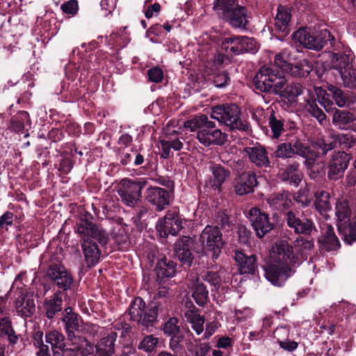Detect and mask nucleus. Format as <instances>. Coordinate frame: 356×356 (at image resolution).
<instances>
[{
  "label": "nucleus",
  "mask_w": 356,
  "mask_h": 356,
  "mask_svg": "<svg viewBox=\"0 0 356 356\" xmlns=\"http://www.w3.org/2000/svg\"><path fill=\"white\" fill-rule=\"evenodd\" d=\"M298 266V256L286 241L273 246L270 264L265 268V277L276 286H283L293 276Z\"/></svg>",
  "instance_id": "obj_1"
},
{
  "label": "nucleus",
  "mask_w": 356,
  "mask_h": 356,
  "mask_svg": "<svg viewBox=\"0 0 356 356\" xmlns=\"http://www.w3.org/2000/svg\"><path fill=\"white\" fill-rule=\"evenodd\" d=\"M76 229L81 238V245L87 266L90 268L99 261L101 254L97 244L92 238L104 245L108 242V234L100 226L83 218L76 223Z\"/></svg>",
  "instance_id": "obj_2"
},
{
  "label": "nucleus",
  "mask_w": 356,
  "mask_h": 356,
  "mask_svg": "<svg viewBox=\"0 0 356 356\" xmlns=\"http://www.w3.org/2000/svg\"><path fill=\"white\" fill-rule=\"evenodd\" d=\"M185 129L191 131H197V139L204 147L223 145L227 140V136L216 126V123L209 120L205 115H196L184 122Z\"/></svg>",
  "instance_id": "obj_3"
},
{
  "label": "nucleus",
  "mask_w": 356,
  "mask_h": 356,
  "mask_svg": "<svg viewBox=\"0 0 356 356\" xmlns=\"http://www.w3.org/2000/svg\"><path fill=\"white\" fill-rule=\"evenodd\" d=\"M159 312H163L161 302L152 301L146 307L143 298L136 297L129 307L128 315L130 320L136 322L142 330L151 332L158 321Z\"/></svg>",
  "instance_id": "obj_4"
},
{
  "label": "nucleus",
  "mask_w": 356,
  "mask_h": 356,
  "mask_svg": "<svg viewBox=\"0 0 356 356\" xmlns=\"http://www.w3.org/2000/svg\"><path fill=\"white\" fill-rule=\"evenodd\" d=\"M286 79L275 66L263 65L252 79L254 90L261 93L277 95L285 86Z\"/></svg>",
  "instance_id": "obj_5"
},
{
  "label": "nucleus",
  "mask_w": 356,
  "mask_h": 356,
  "mask_svg": "<svg viewBox=\"0 0 356 356\" xmlns=\"http://www.w3.org/2000/svg\"><path fill=\"white\" fill-rule=\"evenodd\" d=\"M241 108L236 104H224L212 108L211 118L225 124L231 130L248 131L250 124L241 118Z\"/></svg>",
  "instance_id": "obj_6"
},
{
  "label": "nucleus",
  "mask_w": 356,
  "mask_h": 356,
  "mask_svg": "<svg viewBox=\"0 0 356 356\" xmlns=\"http://www.w3.org/2000/svg\"><path fill=\"white\" fill-rule=\"evenodd\" d=\"M286 141L280 143L275 151L277 158L291 159L294 155H298L307 159L316 157L315 152L309 146L302 143L297 136L286 134Z\"/></svg>",
  "instance_id": "obj_7"
},
{
  "label": "nucleus",
  "mask_w": 356,
  "mask_h": 356,
  "mask_svg": "<svg viewBox=\"0 0 356 356\" xmlns=\"http://www.w3.org/2000/svg\"><path fill=\"white\" fill-rule=\"evenodd\" d=\"M336 215L337 217V227L343 240L351 245L356 241V231L353 225V220L350 221L351 210L346 200H339L336 204Z\"/></svg>",
  "instance_id": "obj_8"
},
{
  "label": "nucleus",
  "mask_w": 356,
  "mask_h": 356,
  "mask_svg": "<svg viewBox=\"0 0 356 356\" xmlns=\"http://www.w3.org/2000/svg\"><path fill=\"white\" fill-rule=\"evenodd\" d=\"M200 243L206 251L211 254L212 259H217L225 245L222 233L218 226L207 225L200 236Z\"/></svg>",
  "instance_id": "obj_9"
},
{
  "label": "nucleus",
  "mask_w": 356,
  "mask_h": 356,
  "mask_svg": "<svg viewBox=\"0 0 356 356\" xmlns=\"http://www.w3.org/2000/svg\"><path fill=\"white\" fill-rule=\"evenodd\" d=\"M147 186V180L145 178L124 179L118 194L124 204L134 207L142 198V191L146 190Z\"/></svg>",
  "instance_id": "obj_10"
},
{
  "label": "nucleus",
  "mask_w": 356,
  "mask_h": 356,
  "mask_svg": "<svg viewBox=\"0 0 356 356\" xmlns=\"http://www.w3.org/2000/svg\"><path fill=\"white\" fill-rule=\"evenodd\" d=\"M228 54L239 55L244 53L254 54L259 49V44L253 38L248 36H232L225 38L221 44Z\"/></svg>",
  "instance_id": "obj_11"
},
{
  "label": "nucleus",
  "mask_w": 356,
  "mask_h": 356,
  "mask_svg": "<svg viewBox=\"0 0 356 356\" xmlns=\"http://www.w3.org/2000/svg\"><path fill=\"white\" fill-rule=\"evenodd\" d=\"M172 192L165 188L152 186L147 181V186L145 191V200L154 207L156 211H162L170 204Z\"/></svg>",
  "instance_id": "obj_12"
},
{
  "label": "nucleus",
  "mask_w": 356,
  "mask_h": 356,
  "mask_svg": "<svg viewBox=\"0 0 356 356\" xmlns=\"http://www.w3.org/2000/svg\"><path fill=\"white\" fill-rule=\"evenodd\" d=\"M284 220L287 226L296 234L309 236L312 234L314 230L316 231L313 220L306 217L301 218L298 211L293 210L286 211Z\"/></svg>",
  "instance_id": "obj_13"
},
{
  "label": "nucleus",
  "mask_w": 356,
  "mask_h": 356,
  "mask_svg": "<svg viewBox=\"0 0 356 356\" xmlns=\"http://www.w3.org/2000/svg\"><path fill=\"white\" fill-rule=\"evenodd\" d=\"M156 230L161 237L165 238L169 234L175 236L182 228V220L176 209L169 210L163 220L158 222Z\"/></svg>",
  "instance_id": "obj_14"
},
{
  "label": "nucleus",
  "mask_w": 356,
  "mask_h": 356,
  "mask_svg": "<svg viewBox=\"0 0 356 356\" xmlns=\"http://www.w3.org/2000/svg\"><path fill=\"white\" fill-rule=\"evenodd\" d=\"M248 218L257 236L261 238L274 228L268 214L257 208H252L248 212Z\"/></svg>",
  "instance_id": "obj_15"
},
{
  "label": "nucleus",
  "mask_w": 356,
  "mask_h": 356,
  "mask_svg": "<svg viewBox=\"0 0 356 356\" xmlns=\"http://www.w3.org/2000/svg\"><path fill=\"white\" fill-rule=\"evenodd\" d=\"M350 159L351 156L343 151L334 152L328 163V179L337 180L342 177Z\"/></svg>",
  "instance_id": "obj_16"
},
{
  "label": "nucleus",
  "mask_w": 356,
  "mask_h": 356,
  "mask_svg": "<svg viewBox=\"0 0 356 356\" xmlns=\"http://www.w3.org/2000/svg\"><path fill=\"white\" fill-rule=\"evenodd\" d=\"M273 337L280 347L289 353L296 350L301 341L299 336L293 337L289 325L278 326L273 332Z\"/></svg>",
  "instance_id": "obj_17"
},
{
  "label": "nucleus",
  "mask_w": 356,
  "mask_h": 356,
  "mask_svg": "<svg viewBox=\"0 0 356 356\" xmlns=\"http://www.w3.org/2000/svg\"><path fill=\"white\" fill-rule=\"evenodd\" d=\"M268 121L271 132L270 137L273 139H278L286 131H293L297 128L294 121L284 118L274 111H272Z\"/></svg>",
  "instance_id": "obj_18"
},
{
  "label": "nucleus",
  "mask_w": 356,
  "mask_h": 356,
  "mask_svg": "<svg viewBox=\"0 0 356 356\" xmlns=\"http://www.w3.org/2000/svg\"><path fill=\"white\" fill-rule=\"evenodd\" d=\"M64 324V329L69 341H73L79 337L82 322L81 317L73 311L71 307L65 309L63 316L61 318Z\"/></svg>",
  "instance_id": "obj_19"
},
{
  "label": "nucleus",
  "mask_w": 356,
  "mask_h": 356,
  "mask_svg": "<svg viewBox=\"0 0 356 356\" xmlns=\"http://www.w3.org/2000/svg\"><path fill=\"white\" fill-rule=\"evenodd\" d=\"M320 252L336 251L340 248V242L336 236L334 228L330 224L321 227V235L318 238Z\"/></svg>",
  "instance_id": "obj_20"
},
{
  "label": "nucleus",
  "mask_w": 356,
  "mask_h": 356,
  "mask_svg": "<svg viewBox=\"0 0 356 356\" xmlns=\"http://www.w3.org/2000/svg\"><path fill=\"white\" fill-rule=\"evenodd\" d=\"M248 10L245 6L238 4L222 19L234 29L247 30L249 26Z\"/></svg>",
  "instance_id": "obj_21"
},
{
  "label": "nucleus",
  "mask_w": 356,
  "mask_h": 356,
  "mask_svg": "<svg viewBox=\"0 0 356 356\" xmlns=\"http://www.w3.org/2000/svg\"><path fill=\"white\" fill-rule=\"evenodd\" d=\"M234 258L240 274H255L258 268V257L256 254H248L243 250H236Z\"/></svg>",
  "instance_id": "obj_22"
},
{
  "label": "nucleus",
  "mask_w": 356,
  "mask_h": 356,
  "mask_svg": "<svg viewBox=\"0 0 356 356\" xmlns=\"http://www.w3.org/2000/svg\"><path fill=\"white\" fill-rule=\"evenodd\" d=\"M258 181L256 175L251 171H245L238 175L234 181V189L238 195H244L254 192Z\"/></svg>",
  "instance_id": "obj_23"
},
{
  "label": "nucleus",
  "mask_w": 356,
  "mask_h": 356,
  "mask_svg": "<svg viewBox=\"0 0 356 356\" xmlns=\"http://www.w3.org/2000/svg\"><path fill=\"white\" fill-rule=\"evenodd\" d=\"M118 337L116 332L111 331L104 334L95 345V350L91 351L92 356H112L115 353V341Z\"/></svg>",
  "instance_id": "obj_24"
},
{
  "label": "nucleus",
  "mask_w": 356,
  "mask_h": 356,
  "mask_svg": "<svg viewBox=\"0 0 356 356\" xmlns=\"http://www.w3.org/2000/svg\"><path fill=\"white\" fill-rule=\"evenodd\" d=\"M243 152L248 156L250 162L258 168H268L270 165L268 152L266 148L260 145L254 147H246Z\"/></svg>",
  "instance_id": "obj_25"
},
{
  "label": "nucleus",
  "mask_w": 356,
  "mask_h": 356,
  "mask_svg": "<svg viewBox=\"0 0 356 356\" xmlns=\"http://www.w3.org/2000/svg\"><path fill=\"white\" fill-rule=\"evenodd\" d=\"M63 292L58 290L44 299L42 308L45 316L53 319L63 309Z\"/></svg>",
  "instance_id": "obj_26"
},
{
  "label": "nucleus",
  "mask_w": 356,
  "mask_h": 356,
  "mask_svg": "<svg viewBox=\"0 0 356 356\" xmlns=\"http://www.w3.org/2000/svg\"><path fill=\"white\" fill-rule=\"evenodd\" d=\"M119 156L120 159V163L122 165H131L134 167H138L142 165L145 163V161H148L147 159H145L142 148H140L139 149L136 147L129 149L120 148Z\"/></svg>",
  "instance_id": "obj_27"
},
{
  "label": "nucleus",
  "mask_w": 356,
  "mask_h": 356,
  "mask_svg": "<svg viewBox=\"0 0 356 356\" xmlns=\"http://www.w3.org/2000/svg\"><path fill=\"white\" fill-rule=\"evenodd\" d=\"M291 18V10L284 6L280 5L274 22L275 31L280 36L285 37L289 33Z\"/></svg>",
  "instance_id": "obj_28"
},
{
  "label": "nucleus",
  "mask_w": 356,
  "mask_h": 356,
  "mask_svg": "<svg viewBox=\"0 0 356 356\" xmlns=\"http://www.w3.org/2000/svg\"><path fill=\"white\" fill-rule=\"evenodd\" d=\"M17 313L23 318L31 317L35 312V304L33 294L22 293L15 300Z\"/></svg>",
  "instance_id": "obj_29"
},
{
  "label": "nucleus",
  "mask_w": 356,
  "mask_h": 356,
  "mask_svg": "<svg viewBox=\"0 0 356 356\" xmlns=\"http://www.w3.org/2000/svg\"><path fill=\"white\" fill-rule=\"evenodd\" d=\"M303 92V86L301 83L292 81L285 83V86L281 89V92L277 95L287 104H292L297 101L298 96Z\"/></svg>",
  "instance_id": "obj_30"
},
{
  "label": "nucleus",
  "mask_w": 356,
  "mask_h": 356,
  "mask_svg": "<svg viewBox=\"0 0 356 356\" xmlns=\"http://www.w3.org/2000/svg\"><path fill=\"white\" fill-rule=\"evenodd\" d=\"M267 202L273 210L280 212L289 209L292 205L290 194L286 191L272 194Z\"/></svg>",
  "instance_id": "obj_31"
},
{
  "label": "nucleus",
  "mask_w": 356,
  "mask_h": 356,
  "mask_svg": "<svg viewBox=\"0 0 356 356\" xmlns=\"http://www.w3.org/2000/svg\"><path fill=\"white\" fill-rule=\"evenodd\" d=\"M315 200L314 206L315 209L325 219L327 218V212L332 210L330 194L326 191H318L314 195Z\"/></svg>",
  "instance_id": "obj_32"
},
{
  "label": "nucleus",
  "mask_w": 356,
  "mask_h": 356,
  "mask_svg": "<svg viewBox=\"0 0 356 356\" xmlns=\"http://www.w3.org/2000/svg\"><path fill=\"white\" fill-rule=\"evenodd\" d=\"M299 168L300 163L298 161L289 163L281 174L282 180L288 181L294 186H298L302 179V174Z\"/></svg>",
  "instance_id": "obj_33"
},
{
  "label": "nucleus",
  "mask_w": 356,
  "mask_h": 356,
  "mask_svg": "<svg viewBox=\"0 0 356 356\" xmlns=\"http://www.w3.org/2000/svg\"><path fill=\"white\" fill-rule=\"evenodd\" d=\"M209 170L212 174L210 180L212 187L220 190L222 185L230 175L229 170L220 164L215 163L209 166Z\"/></svg>",
  "instance_id": "obj_34"
},
{
  "label": "nucleus",
  "mask_w": 356,
  "mask_h": 356,
  "mask_svg": "<svg viewBox=\"0 0 356 356\" xmlns=\"http://www.w3.org/2000/svg\"><path fill=\"white\" fill-rule=\"evenodd\" d=\"M307 37L306 48L319 51L326 45L331 35L330 31L324 30L316 34L309 31Z\"/></svg>",
  "instance_id": "obj_35"
},
{
  "label": "nucleus",
  "mask_w": 356,
  "mask_h": 356,
  "mask_svg": "<svg viewBox=\"0 0 356 356\" xmlns=\"http://www.w3.org/2000/svg\"><path fill=\"white\" fill-rule=\"evenodd\" d=\"M83 341L86 342L84 347L81 344L72 343L69 347H65L60 355L62 356H88L91 354L93 345L86 337H83Z\"/></svg>",
  "instance_id": "obj_36"
},
{
  "label": "nucleus",
  "mask_w": 356,
  "mask_h": 356,
  "mask_svg": "<svg viewBox=\"0 0 356 356\" xmlns=\"http://www.w3.org/2000/svg\"><path fill=\"white\" fill-rule=\"evenodd\" d=\"M354 115L348 111L339 110L334 108L332 124L341 129H347L348 126L355 120Z\"/></svg>",
  "instance_id": "obj_37"
},
{
  "label": "nucleus",
  "mask_w": 356,
  "mask_h": 356,
  "mask_svg": "<svg viewBox=\"0 0 356 356\" xmlns=\"http://www.w3.org/2000/svg\"><path fill=\"white\" fill-rule=\"evenodd\" d=\"M0 338L6 339L11 345H15L18 341L19 337L16 334L8 317L0 318Z\"/></svg>",
  "instance_id": "obj_38"
},
{
  "label": "nucleus",
  "mask_w": 356,
  "mask_h": 356,
  "mask_svg": "<svg viewBox=\"0 0 356 356\" xmlns=\"http://www.w3.org/2000/svg\"><path fill=\"white\" fill-rule=\"evenodd\" d=\"M46 341L51 346V350L54 355H60L65 347V336L57 330H53L46 334Z\"/></svg>",
  "instance_id": "obj_39"
},
{
  "label": "nucleus",
  "mask_w": 356,
  "mask_h": 356,
  "mask_svg": "<svg viewBox=\"0 0 356 356\" xmlns=\"http://www.w3.org/2000/svg\"><path fill=\"white\" fill-rule=\"evenodd\" d=\"M156 269L159 277H171L176 273L177 264L171 259L163 257L159 260Z\"/></svg>",
  "instance_id": "obj_40"
},
{
  "label": "nucleus",
  "mask_w": 356,
  "mask_h": 356,
  "mask_svg": "<svg viewBox=\"0 0 356 356\" xmlns=\"http://www.w3.org/2000/svg\"><path fill=\"white\" fill-rule=\"evenodd\" d=\"M198 312V309L193 306V309H188L185 312L184 316L186 321L191 324L192 328L199 335L204 330L205 320L204 316H202Z\"/></svg>",
  "instance_id": "obj_41"
},
{
  "label": "nucleus",
  "mask_w": 356,
  "mask_h": 356,
  "mask_svg": "<svg viewBox=\"0 0 356 356\" xmlns=\"http://www.w3.org/2000/svg\"><path fill=\"white\" fill-rule=\"evenodd\" d=\"M313 70V65L308 60H300L296 64H291L287 73L294 77H307Z\"/></svg>",
  "instance_id": "obj_42"
},
{
  "label": "nucleus",
  "mask_w": 356,
  "mask_h": 356,
  "mask_svg": "<svg viewBox=\"0 0 356 356\" xmlns=\"http://www.w3.org/2000/svg\"><path fill=\"white\" fill-rule=\"evenodd\" d=\"M25 124H31L29 114L26 111H21L12 118L10 129L15 133L23 134Z\"/></svg>",
  "instance_id": "obj_43"
},
{
  "label": "nucleus",
  "mask_w": 356,
  "mask_h": 356,
  "mask_svg": "<svg viewBox=\"0 0 356 356\" xmlns=\"http://www.w3.org/2000/svg\"><path fill=\"white\" fill-rule=\"evenodd\" d=\"M238 4V0H214L213 2V10L222 19Z\"/></svg>",
  "instance_id": "obj_44"
},
{
  "label": "nucleus",
  "mask_w": 356,
  "mask_h": 356,
  "mask_svg": "<svg viewBox=\"0 0 356 356\" xmlns=\"http://www.w3.org/2000/svg\"><path fill=\"white\" fill-rule=\"evenodd\" d=\"M192 297L200 307L204 306L209 301V291L202 282H199V278L193 286Z\"/></svg>",
  "instance_id": "obj_45"
},
{
  "label": "nucleus",
  "mask_w": 356,
  "mask_h": 356,
  "mask_svg": "<svg viewBox=\"0 0 356 356\" xmlns=\"http://www.w3.org/2000/svg\"><path fill=\"white\" fill-rule=\"evenodd\" d=\"M327 90L330 92L335 104L339 107H344L350 102V97L345 93L340 88L332 84L327 86Z\"/></svg>",
  "instance_id": "obj_46"
},
{
  "label": "nucleus",
  "mask_w": 356,
  "mask_h": 356,
  "mask_svg": "<svg viewBox=\"0 0 356 356\" xmlns=\"http://www.w3.org/2000/svg\"><path fill=\"white\" fill-rule=\"evenodd\" d=\"M201 280L209 283L217 291L222 284V277L218 271L204 270L200 275Z\"/></svg>",
  "instance_id": "obj_47"
},
{
  "label": "nucleus",
  "mask_w": 356,
  "mask_h": 356,
  "mask_svg": "<svg viewBox=\"0 0 356 356\" xmlns=\"http://www.w3.org/2000/svg\"><path fill=\"white\" fill-rule=\"evenodd\" d=\"M291 51L286 49L275 55L274 63L276 67L287 73L291 63H290Z\"/></svg>",
  "instance_id": "obj_48"
},
{
  "label": "nucleus",
  "mask_w": 356,
  "mask_h": 356,
  "mask_svg": "<svg viewBox=\"0 0 356 356\" xmlns=\"http://www.w3.org/2000/svg\"><path fill=\"white\" fill-rule=\"evenodd\" d=\"M104 329V328L103 327H101L97 324L86 323L81 325L80 333L86 335L90 338L95 339L102 334Z\"/></svg>",
  "instance_id": "obj_49"
},
{
  "label": "nucleus",
  "mask_w": 356,
  "mask_h": 356,
  "mask_svg": "<svg viewBox=\"0 0 356 356\" xmlns=\"http://www.w3.org/2000/svg\"><path fill=\"white\" fill-rule=\"evenodd\" d=\"M66 270V268L62 264L52 263L51 264L47 270L46 275L51 281L57 283L58 280L63 275V272Z\"/></svg>",
  "instance_id": "obj_50"
},
{
  "label": "nucleus",
  "mask_w": 356,
  "mask_h": 356,
  "mask_svg": "<svg viewBox=\"0 0 356 356\" xmlns=\"http://www.w3.org/2000/svg\"><path fill=\"white\" fill-rule=\"evenodd\" d=\"M332 66L340 73L350 67L349 66V57L344 54H333L332 56Z\"/></svg>",
  "instance_id": "obj_51"
},
{
  "label": "nucleus",
  "mask_w": 356,
  "mask_h": 356,
  "mask_svg": "<svg viewBox=\"0 0 356 356\" xmlns=\"http://www.w3.org/2000/svg\"><path fill=\"white\" fill-rule=\"evenodd\" d=\"M343 86L349 88L356 87V69L352 67L340 72Z\"/></svg>",
  "instance_id": "obj_52"
},
{
  "label": "nucleus",
  "mask_w": 356,
  "mask_h": 356,
  "mask_svg": "<svg viewBox=\"0 0 356 356\" xmlns=\"http://www.w3.org/2000/svg\"><path fill=\"white\" fill-rule=\"evenodd\" d=\"M306 109L307 111L321 124H323V121L326 119V115L320 108L317 104L316 99L309 100L306 104Z\"/></svg>",
  "instance_id": "obj_53"
},
{
  "label": "nucleus",
  "mask_w": 356,
  "mask_h": 356,
  "mask_svg": "<svg viewBox=\"0 0 356 356\" xmlns=\"http://www.w3.org/2000/svg\"><path fill=\"white\" fill-rule=\"evenodd\" d=\"M294 200L302 207L309 206L313 200L312 195L307 188H300L293 196Z\"/></svg>",
  "instance_id": "obj_54"
},
{
  "label": "nucleus",
  "mask_w": 356,
  "mask_h": 356,
  "mask_svg": "<svg viewBox=\"0 0 356 356\" xmlns=\"http://www.w3.org/2000/svg\"><path fill=\"white\" fill-rule=\"evenodd\" d=\"M159 343V339L150 334L145 337L138 345V349L146 353H152L155 350Z\"/></svg>",
  "instance_id": "obj_55"
},
{
  "label": "nucleus",
  "mask_w": 356,
  "mask_h": 356,
  "mask_svg": "<svg viewBox=\"0 0 356 356\" xmlns=\"http://www.w3.org/2000/svg\"><path fill=\"white\" fill-rule=\"evenodd\" d=\"M337 145L341 149H349L354 146L356 139L350 134H339L334 136Z\"/></svg>",
  "instance_id": "obj_56"
},
{
  "label": "nucleus",
  "mask_w": 356,
  "mask_h": 356,
  "mask_svg": "<svg viewBox=\"0 0 356 356\" xmlns=\"http://www.w3.org/2000/svg\"><path fill=\"white\" fill-rule=\"evenodd\" d=\"M176 257L181 262V265L189 268L193 260V256L191 251V249H181L180 248H176L175 249Z\"/></svg>",
  "instance_id": "obj_57"
},
{
  "label": "nucleus",
  "mask_w": 356,
  "mask_h": 356,
  "mask_svg": "<svg viewBox=\"0 0 356 356\" xmlns=\"http://www.w3.org/2000/svg\"><path fill=\"white\" fill-rule=\"evenodd\" d=\"M63 273V275H62L59 280H58L56 285L61 291H67L72 288L74 280L72 274L67 269Z\"/></svg>",
  "instance_id": "obj_58"
},
{
  "label": "nucleus",
  "mask_w": 356,
  "mask_h": 356,
  "mask_svg": "<svg viewBox=\"0 0 356 356\" xmlns=\"http://www.w3.org/2000/svg\"><path fill=\"white\" fill-rule=\"evenodd\" d=\"M79 9L77 0H68L63 2L60 6L62 13L69 17H74L78 13Z\"/></svg>",
  "instance_id": "obj_59"
},
{
  "label": "nucleus",
  "mask_w": 356,
  "mask_h": 356,
  "mask_svg": "<svg viewBox=\"0 0 356 356\" xmlns=\"http://www.w3.org/2000/svg\"><path fill=\"white\" fill-rule=\"evenodd\" d=\"M178 324V319L177 318H170L163 326V332L169 337L177 336L180 331Z\"/></svg>",
  "instance_id": "obj_60"
},
{
  "label": "nucleus",
  "mask_w": 356,
  "mask_h": 356,
  "mask_svg": "<svg viewBox=\"0 0 356 356\" xmlns=\"http://www.w3.org/2000/svg\"><path fill=\"white\" fill-rule=\"evenodd\" d=\"M216 226L220 227L221 229H225L230 228L231 222L229 216L226 210L218 211L215 216Z\"/></svg>",
  "instance_id": "obj_61"
},
{
  "label": "nucleus",
  "mask_w": 356,
  "mask_h": 356,
  "mask_svg": "<svg viewBox=\"0 0 356 356\" xmlns=\"http://www.w3.org/2000/svg\"><path fill=\"white\" fill-rule=\"evenodd\" d=\"M316 146L324 155H325L329 151H331L337 147L334 136L328 139L318 141L316 143Z\"/></svg>",
  "instance_id": "obj_62"
},
{
  "label": "nucleus",
  "mask_w": 356,
  "mask_h": 356,
  "mask_svg": "<svg viewBox=\"0 0 356 356\" xmlns=\"http://www.w3.org/2000/svg\"><path fill=\"white\" fill-rule=\"evenodd\" d=\"M150 0H146L144 4V14L147 19H150L153 16H157L161 11V5L156 2L153 4H149Z\"/></svg>",
  "instance_id": "obj_63"
},
{
  "label": "nucleus",
  "mask_w": 356,
  "mask_h": 356,
  "mask_svg": "<svg viewBox=\"0 0 356 356\" xmlns=\"http://www.w3.org/2000/svg\"><path fill=\"white\" fill-rule=\"evenodd\" d=\"M230 81L229 74L226 71L217 73L213 76V83L217 88H223L229 84Z\"/></svg>",
  "instance_id": "obj_64"
}]
</instances>
